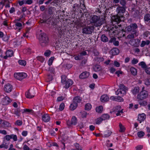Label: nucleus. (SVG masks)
Returning a JSON list of instances; mask_svg holds the SVG:
<instances>
[{
	"mask_svg": "<svg viewBox=\"0 0 150 150\" xmlns=\"http://www.w3.org/2000/svg\"><path fill=\"white\" fill-rule=\"evenodd\" d=\"M116 6L117 7L116 11L117 14L112 16L111 18V20L112 21L115 22L118 24L124 21V13L125 12L127 7L121 6L119 4L116 5Z\"/></svg>",
	"mask_w": 150,
	"mask_h": 150,
	"instance_id": "f257e3e1",
	"label": "nucleus"
},
{
	"mask_svg": "<svg viewBox=\"0 0 150 150\" xmlns=\"http://www.w3.org/2000/svg\"><path fill=\"white\" fill-rule=\"evenodd\" d=\"M106 17L105 13L99 16L93 15L91 16V23L96 27L100 26L106 23Z\"/></svg>",
	"mask_w": 150,
	"mask_h": 150,
	"instance_id": "f03ea898",
	"label": "nucleus"
},
{
	"mask_svg": "<svg viewBox=\"0 0 150 150\" xmlns=\"http://www.w3.org/2000/svg\"><path fill=\"white\" fill-rule=\"evenodd\" d=\"M137 28L138 26L136 23H131L130 25L126 27L125 30L121 29V30L119 33L123 34V36H125L126 32L133 34H137Z\"/></svg>",
	"mask_w": 150,
	"mask_h": 150,
	"instance_id": "7ed1b4c3",
	"label": "nucleus"
},
{
	"mask_svg": "<svg viewBox=\"0 0 150 150\" xmlns=\"http://www.w3.org/2000/svg\"><path fill=\"white\" fill-rule=\"evenodd\" d=\"M39 43L42 47L47 46L49 42L47 35L45 33H42L40 35L39 38Z\"/></svg>",
	"mask_w": 150,
	"mask_h": 150,
	"instance_id": "20e7f679",
	"label": "nucleus"
},
{
	"mask_svg": "<svg viewBox=\"0 0 150 150\" xmlns=\"http://www.w3.org/2000/svg\"><path fill=\"white\" fill-rule=\"evenodd\" d=\"M149 93L147 91H142L137 96V99H145L148 97Z\"/></svg>",
	"mask_w": 150,
	"mask_h": 150,
	"instance_id": "39448f33",
	"label": "nucleus"
},
{
	"mask_svg": "<svg viewBox=\"0 0 150 150\" xmlns=\"http://www.w3.org/2000/svg\"><path fill=\"white\" fill-rule=\"evenodd\" d=\"M94 27L93 26H87L82 29V33L86 34H91L93 31Z\"/></svg>",
	"mask_w": 150,
	"mask_h": 150,
	"instance_id": "423d86ee",
	"label": "nucleus"
},
{
	"mask_svg": "<svg viewBox=\"0 0 150 150\" xmlns=\"http://www.w3.org/2000/svg\"><path fill=\"white\" fill-rule=\"evenodd\" d=\"M14 76L15 78L20 81L27 76L26 74L25 73H16L14 74Z\"/></svg>",
	"mask_w": 150,
	"mask_h": 150,
	"instance_id": "0eeeda50",
	"label": "nucleus"
},
{
	"mask_svg": "<svg viewBox=\"0 0 150 150\" xmlns=\"http://www.w3.org/2000/svg\"><path fill=\"white\" fill-rule=\"evenodd\" d=\"M11 101L9 98L8 96H6L3 99L1 103L3 105H6L9 104Z\"/></svg>",
	"mask_w": 150,
	"mask_h": 150,
	"instance_id": "6e6552de",
	"label": "nucleus"
},
{
	"mask_svg": "<svg viewBox=\"0 0 150 150\" xmlns=\"http://www.w3.org/2000/svg\"><path fill=\"white\" fill-rule=\"evenodd\" d=\"M12 86L9 83L5 85L4 87V91L7 93L11 92L12 90Z\"/></svg>",
	"mask_w": 150,
	"mask_h": 150,
	"instance_id": "1a4fd4ad",
	"label": "nucleus"
},
{
	"mask_svg": "<svg viewBox=\"0 0 150 150\" xmlns=\"http://www.w3.org/2000/svg\"><path fill=\"white\" fill-rule=\"evenodd\" d=\"M90 75L88 72L84 71L81 73L79 76V78L81 79H84L88 78Z\"/></svg>",
	"mask_w": 150,
	"mask_h": 150,
	"instance_id": "9d476101",
	"label": "nucleus"
},
{
	"mask_svg": "<svg viewBox=\"0 0 150 150\" xmlns=\"http://www.w3.org/2000/svg\"><path fill=\"white\" fill-rule=\"evenodd\" d=\"M146 118V115L144 113L140 114L138 115V120L139 121V123H141L142 122L144 121Z\"/></svg>",
	"mask_w": 150,
	"mask_h": 150,
	"instance_id": "9b49d317",
	"label": "nucleus"
},
{
	"mask_svg": "<svg viewBox=\"0 0 150 150\" xmlns=\"http://www.w3.org/2000/svg\"><path fill=\"white\" fill-rule=\"evenodd\" d=\"M137 101L140 106H145L147 105V102L144 100V99H137Z\"/></svg>",
	"mask_w": 150,
	"mask_h": 150,
	"instance_id": "f8f14e48",
	"label": "nucleus"
},
{
	"mask_svg": "<svg viewBox=\"0 0 150 150\" xmlns=\"http://www.w3.org/2000/svg\"><path fill=\"white\" fill-rule=\"evenodd\" d=\"M121 107L120 106H117L115 108V109H113V112H117V113L116 114V115L117 116L120 115V113H122L123 112L122 110H119V109L121 108Z\"/></svg>",
	"mask_w": 150,
	"mask_h": 150,
	"instance_id": "ddd939ff",
	"label": "nucleus"
},
{
	"mask_svg": "<svg viewBox=\"0 0 150 150\" xmlns=\"http://www.w3.org/2000/svg\"><path fill=\"white\" fill-rule=\"evenodd\" d=\"M73 83V81L72 80L69 79L65 83V87L67 89L71 86Z\"/></svg>",
	"mask_w": 150,
	"mask_h": 150,
	"instance_id": "4468645a",
	"label": "nucleus"
},
{
	"mask_svg": "<svg viewBox=\"0 0 150 150\" xmlns=\"http://www.w3.org/2000/svg\"><path fill=\"white\" fill-rule=\"evenodd\" d=\"M55 8L54 7L48 6V12L49 15L52 16L54 13V10Z\"/></svg>",
	"mask_w": 150,
	"mask_h": 150,
	"instance_id": "2eb2a0df",
	"label": "nucleus"
},
{
	"mask_svg": "<svg viewBox=\"0 0 150 150\" xmlns=\"http://www.w3.org/2000/svg\"><path fill=\"white\" fill-rule=\"evenodd\" d=\"M42 119L45 122L49 121L50 120V116L47 114H45L42 116Z\"/></svg>",
	"mask_w": 150,
	"mask_h": 150,
	"instance_id": "dca6fc26",
	"label": "nucleus"
},
{
	"mask_svg": "<svg viewBox=\"0 0 150 150\" xmlns=\"http://www.w3.org/2000/svg\"><path fill=\"white\" fill-rule=\"evenodd\" d=\"M80 8V5L77 4H75L73 5L72 6V11L75 13L79 11V9Z\"/></svg>",
	"mask_w": 150,
	"mask_h": 150,
	"instance_id": "f3484780",
	"label": "nucleus"
},
{
	"mask_svg": "<svg viewBox=\"0 0 150 150\" xmlns=\"http://www.w3.org/2000/svg\"><path fill=\"white\" fill-rule=\"evenodd\" d=\"M110 52L113 56L117 55L119 53V50L116 48H113L110 51Z\"/></svg>",
	"mask_w": 150,
	"mask_h": 150,
	"instance_id": "a211bd4d",
	"label": "nucleus"
},
{
	"mask_svg": "<svg viewBox=\"0 0 150 150\" xmlns=\"http://www.w3.org/2000/svg\"><path fill=\"white\" fill-rule=\"evenodd\" d=\"M100 99L101 102H104L108 101L109 98L107 95H103L101 96Z\"/></svg>",
	"mask_w": 150,
	"mask_h": 150,
	"instance_id": "6ab92c4d",
	"label": "nucleus"
},
{
	"mask_svg": "<svg viewBox=\"0 0 150 150\" xmlns=\"http://www.w3.org/2000/svg\"><path fill=\"white\" fill-rule=\"evenodd\" d=\"M77 106V103L73 102L70 106V109L71 110H74L76 108Z\"/></svg>",
	"mask_w": 150,
	"mask_h": 150,
	"instance_id": "aec40b11",
	"label": "nucleus"
},
{
	"mask_svg": "<svg viewBox=\"0 0 150 150\" xmlns=\"http://www.w3.org/2000/svg\"><path fill=\"white\" fill-rule=\"evenodd\" d=\"M73 102L77 103H80L81 101V99L79 96H77L74 98L73 99Z\"/></svg>",
	"mask_w": 150,
	"mask_h": 150,
	"instance_id": "412c9836",
	"label": "nucleus"
},
{
	"mask_svg": "<svg viewBox=\"0 0 150 150\" xmlns=\"http://www.w3.org/2000/svg\"><path fill=\"white\" fill-rule=\"evenodd\" d=\"M133 17L136 19L140 18V16L139 11L138 10H136L133 15Z\"/></svg>",
	"mask_w": 150,
	"mask_h": 150,
	"instance_id": "4be33fe9",
	"label": "nucleus"
},
{
	"mask_svg": "<svg viewBox=\"0 0 150 150\" xmlns=\"http://www.w3.org/2000/svg\"><path fill=\"white\" fill-rule=\"evenodd\" d=\"M62 2V0H54L50 4L53 6H55V4L57 5L61 4Z\"/></svg>",
	"mask_w": 150,
	"mask_h": 150,
	"instance_id": "5701e85b",
	"label": "nucleus"
},
{
	"mask_svg": "<svg viewBox=\"0 0 150 150\" xmlns=\"http://www.w3.org/2000/svg\"><path fill=\"white\" fill-rule=\"evenodd\" d=\"M130 71L131 74L134 76H135L137 74V69L133 67L130 68Z\"/></svg>",
	"mask_w": 150,
	"mask_h": 150,
	"instance_id": "b1692460",
	"label": "nucleus"
},
{
	"mask_svg": "<svg viewBox=\"0 0 150 150\" xmlns=\"http://www.w3.org/2000/svg\"><path fill=\"white\" fill-rule=\"evenodd\" d=\"M21 109L20 108H18L15 110L14 113L17 116L19 117L21 115Z\"/></svg>",
	"mask_w": 150,
	"mask_h": 150,
	"instance_id": "393cba45",
	"label": "nucleus"
},
{
	"mask_svg": "<svg viewBox=\"0 0 150 150\" xmlns=\"http://www.w3.org/2000/svg\"><path fill=\"white\" fill-rule=\"evenodd\" d=\"M139 91V86L135 87L134 89L132 91V93L134 94H136L138 93Z\"/></svg>",
	"mask_w": 150,
	"mask_h": 150,
	"instance_id": "a878e982",
	"label": "nucleus"
},
{
	"mask_svg": "<svg viewBox=\"0 0 150 150\" xmlns=\"http://www.w3.org/2000/svg\"><path fill=\"white\" fill-rule=\"evenodd\" d=\"M101 39V40L104 42H106L108 41V38L104 34H103L102 35Z\"/></svg>",
	"mask_w": 150,
	"mask_h": 150,
	"instance_id": "bb28decb",
	"label": "nucleus"
},
{
	"mask_svg": "<svg viewBox=\"0 0 150 150\" xmlns=\"http://www.w3.org/2000/svg\"><path fill=\"white\" fill-rule=\"evenodd\" d=\"M3 122H2L1 126L3 128L6 127H8L9 126L10 124L9 122L5 120H3Z\"/></svg>",
	"mask_w": 150,
	"mask_h": 150,
	"instance_id": "cd10ccee",
	"label": "nucleus"
},
{
	"mask_svg": "<svg viewBox=\"0 0 150 150\" xmlns=\"http://www.w3.org/2000/svg\"><path fill=\"white\" fill-rule=\"evenodd\" d=\"M139 66H141L142 68L145 69L147 68V66L146 64L144 62H141L139 64Z\"/></svg>",
	"mask_w": 150,
	"mask_h": 150,
	"instance_id": "c85d7f7f",
	"label": "nucleus"
},
{
	"mask_svg": "<svg viewBox=\"0 0 150 150\" xmlns=\"http://www.w3.org/2000/svg\"><path fill=\"white\" fill-rule=\"evenodd\" d=\"M112 133V132L109 130H107L105 132L104 134L103 137H109L111 133Z\"/></svg>",
	"mask_w": 150,
	"mask_h": 150,
	"instance_id": "c756f323",
	"label": "nucleus"
},
{
	"mask_svg": "<svg viewBox=\"0 0 150 150\" xmlns=\"http://www.w3.org/2000/svg\"><path fill=\"white\" fill-rule=\"evenodd\" d=\"M103 108V107L102 106L100 105L98 107H97L96 108V112L99 113H101L102 112Z\"/></svg>",
	"mask_w": 150,
	"mask_h": 150,
	"instance_id": "7c9ffc66",
	"label": "nucleus"
},
{
	"mask_svg": "<svg viewBox=\"0 0 150 150\" xmlns=\"http://www.w3.org/2000/svg\"><path fill=\"white\" fill-rule=\"evenodd\" d=\"M6 54H7L8 57H10L13 56V52L12 50H8L6 51L5 53Z\"/></svg>",
	"mask_w": 150,
	"mask_h": 150,
	"instance_id": "2f4dec72",
	"label": "nucleus"
},
{
	"mask_svg": "<svg viewBox=\"0 0 150 150\" xmlns=\"http://www.w3.org/2000/svg\"><path fill=\"white\" fill-rule=\"evenodd\" d=\"M137 34H133V33H130L127 36V38L128 39H133L137 36Z\"/></svg>",
	"mask_w": 150,
	"mask_h": 150,
	"instance_id": "473e14b6",
	"label": "nucleus"
},
{
	"mask_svg": "<svg viewBox=\"0 0 150 150\" xmlns=\"http://www.w3.org/2000/svg\"><path fill=\"white\" fill-rule=\"evenodd\" d=\"M25 95L27 98H31L34 97V96L31 95L29 90L25 93Z\"/></svg>",
	"mask_w": 150,
	"mask_h": 150,
	"instance_id": "72a5a7b5",
	"label": "nucleus"
},
{
	"mask_svg": "<svg viewBox=\"0 0 150 150\" xmlns=\"http://www.w3.org/2000/svg\"><path fill=\"white\" fill-rule=\"evenodd\" d=\"M92 108L91 105L89 103L86 104L85 105V110H89Z\"/></svg>",
	"mask_w": 150,
	"mask_h": 150,
	"instance_id": "f704fd0d",
	"label": "nucleus"
},
{
	"mask_svg": "<svg viewBox=\"0 0 150 150\" xmlns=\"http://www.w3.org/2000/svg\"><path fill=\"white\" fill-rule=\"evenodd\" d=\"M71 124L75 125L77 123V118L75 116H73L71 120Z\"/></svg>",
	"mask_w": 150,
	"mask_h": 150,
	"instance_id": "c9c22d12",
	"label": "nucleus"
},
{
	"mask_svg": "<svg viewBox=\"0 0 150 150\" xmlns=\"http://www.w3.org/2000/svg\"><path fill=\"white\" fill-rule=\"evenodd\" d=\"M144 20L145 21H148L150 20V14L147 13L144 16Z\"/></svg>",
	"mask_w": 150,
	"mask_h": 150,
	"instance_id": "e433bc0d",
	"label": "nucleus"
},
{
	"mask_svg": "<svg viewBox=\"0 0 150 150\" xmlns=\"http://www.w3.org/2000/svg\"><path fill=\"white\" fill-rule=\"evenodd\" d=\"M74 146L77 150H82V147L80 146L79 144L75 143L74 144Z\"/></svg>",
	"mask_w": 150,
	"mask_h": 150,
	"instance_id": "4c0bfd02",
	"label": "nucleus"
},
{
	"mask_svg": "<svg viewBox=\"0 0 150 150\" xmlns=\"http://www.w3.org/2000/svg\"><path fill=\"white\" fill-rule=\"evenodd\" d=\"M103 120H104L106 119H109L110 116L108 114H104L101 117Z\"/></svg>",
	"mask_w": 150,
	"mask_h": 150,
	"instance_id": "58836bf2",
	"label": "nucleus"
},
{
	"mask_svg": "<svg viewBox=\"0 0 150 150\" xmlns=\"http://www.w3.org/2000/svg\"><path fill=\"white\" fill-rule=\"evenodd\" d=\"M128 1V0H121L120 1V4L123 7H127L126 5Z\"/></svg>",
	"mask_w": 150,
	"mask_h": 150,
	"instance_id": "ea45409f",
	"label": "nucleus"
},
{
	"mask_svg": "<svg viewBox=\"0 0 150 150\" xmlns=\"http://www.w3.org/2000/svg\"><path fill=\"white\" fill-rule=\"evenodd\" d=\"M94 70L95 71H98L101 70V67L99 65H96L93 68Z\"/></svg>",
	"mask_w": 150,
	"mask_h": 150,
	"instance_id": "a19ab883",
	"label": "nucleus"
},
{
	"mask_svg": "<svg viewBox=\"0 0 150 150\" xmlns=\"http://www.w3.org/2000/svg\"><path fill=\"white\" fill-rule=\"evenodd\" d=\"M18 63L19 64L22 66H25L26 65V61L24 60H19L18 61Z\"/></svg>",
	"mask_w": 150,
	"mask_h": 150,
	"instance_id": "79ce46f5",
	"label": "nucleus"
},
{
	"mask_svg": "<svg viewBox=\"0 0 150 150\" xmlns=\"http://www.w3.org/2000/svg\"><path fill=\"white\" fill-rule=\"evenodd\" d=\"M122 92H123V93H125V91L120 89H118L117 91H116L115 93L117 95H118L120 93L121 94H122Z\"/></svg>",
	"mask_w": 150,
	"mask_h": 150,
	"instance_id": "37998d69",
	"label": "nucleus"
},
{
	"mask_svg": "<svg viewBox=\"0 0 150 150\" xmlns=\"http://www.w3.org/2000/svg\"><path fill=\"white\" fill-rule=\"evenodd\" d=\"M119 126L120 128V131L121 132H124L125 130V127L120 123H119Z\"/></svg>",
	"mask_w": 150,
	"mask_h": 150,
	"instance_id": "c03bdc74",
	"label": "nucleus"
},
{
	"mask_svg": "<svg viewBox=\"0 0 150 150\" xmlns=\"http://www.w3.org/2000/svg\"><path fill=\"white\" fill-rule=\"evenodd\" d=\"M144 133L143 131H139L137 133V135L139 138L143 137L144 135Z\"/></svg>",
	"mask_w": 150,
	"mask_h": 150,
	"instance_id": "a18cd8bd",
	"label": "nucleus"
},
{
	"mask_svg": "<svg viewBox=\"0 0 150 150\" xmlns=\"http://www.w3.org/2000/svg\"><path fill=\"white\" fill-rule=\"evenodd\" d=\"M115 101L119 102H123L124 99L120 96H116Z\"/></svg>",
	"mask_w": 150,
	"mask_h": 150,
	"instance_id": "49530a36",
	"label": "nucleus"
},
{
	"mask_svg": "<svg viewBox=\"0 0 150 150\" xmlns=\"http://www.w3.org/2000/svg\"><path fill=\"white\" fill-rule=\"evenodd\" d=\"M66 76L65 75H63L61 76V82L62 83H65L66 81Z\"/></svg>",
	"mask_w": 150,
	"mask_h": 150,
	"instance_id": "de8ad7c7",
	"label": "nucleus"
},
{
	"mask_svg": "<svg viewBox=\"0 0 150 150\" xmlns=\"http://www.w3.org/2000/svg\"><path fill=\"white\" fill-rule=\"evenodd\" d=\"M144 84L147 86L150 85V78H147L145 79Z\"/></svg>",
	"mask_w": 150,
	"mask_h": 150,
	"instance_id": "09e8293b",
	"label": "nucleus"
},
{
	"mask_svg": "<svg viewBox=\"0 0 150 150\" xmlns=\"http://www.w3.org/2000/svg\"><path fill=\"white\" fill-rule=\"evenodd\" d=\"M23 112H22V113H23L24 112H30L33 113V111L32 110H30L29 109H25L23 110Z\"/></svg>",
	"mask_w": 150,
	"mask_h": 150,
	"instance_id": "8fccbe9b",
	"label": "nucleus"
},
{
	"mask_svg": "<svg viewBox=\"0 0 150 150\" xmlns=\"http://www.w3.org/2000/svg\"><path fill=\"white\" fill-rule=\"evenodd\" d=\"M54 57H51L48 60V64L49 66H50L52 64L53 61V60H54Z\"/></svg>",
	"mask_w": 150,
	"mask_h": 150,
	"instance_id": "3c124183",
	"label": "nucleus"
},
{
	"mask_svg": "<svg viewBox=\"0 0 150 150\" xmlns=\"http://www.w3.org/2000/svg\"><path fill=\"white\" fill-rule=\"evenodd\" d=\"M37 59L38 60L41 62H43L45 60V58L41 56L38 57Z\"/></svg>",
	"mask_w": 150,
	"mask_h": 150,
	"instance_id": "603ef678",
	"label": "nucleus"
},
{
	"mask_svg": "<svg viewBox=\"0 0 150 150\" xmlns=\"http://www.w3.org/2000/svg\"><path fill=\"white\" fill-rule=\"evenodd\" d=\"M96 60L98 62H103L104 60V59L103 57H97L96 58Z\"/></svg>",
	"mask_w": 150,
	"mask_h": 150,
	"instance_id": "864d4df0",
	"label": "nucleus"
},
{
	"mask_svg": "<svg viewBox=\"0 0 150 150\" xmlns=\"http://www.w3.org/2000/svg\"><path fill=\"white\" fill-rule=\"evenodd\" d=\"M119 87L120 89L125 91V90L126 89L127 87L125 86L123 84H121L119 85Z\"/></svg>",
	"mask_w": 150,
	"mask_h": 150,
	"instance_id": "5fc2aeb1",
	"label": "nucleus"
},
{
	"mask_svg": "<svg viewBox=\"0 0 150 150\" xmlns=\"http://www.w3.org/2000/svg\"><path fill=\"white\" fill-rule=\"evenodd\" d=\"M64 104L63 103H62L60 105L59 107V110L60 111L63 110L64 108Z\"/></svg>",
	"mask_w": 150,
	"mask_h": 150,
	"instance_id": "6e6d98bb",
	"label": "nucleus"
},
{
	"mask_svg": "<svg viewBox=\"0 0 150 150\" xmlns=\"http://www.w3.org/2000/svg\"><path fill=\"white\" fill-rule=\"evenodd\" d=\"M6 144L5 143V144H4V143L1 144L0 145V148H4L5 149H7L8 147V145H6Z\"/></svg>",
	"mask_w": 150,
	"mask_h": 150,
	"instance_id": "4d7b16f0",
	"label": "nucleus"
},
{
	"mask_svg": "<svg viewBox=\"0 0 150 150\" xmlns=\"http://www.w3.org/2000/svg\"><path fill=\"white\" fill-rule=\"evenodd\" d=\"M103 121L102 119L100 117L97 118L96 120V124H100Z\"/></svg>",
	"mask_w": 150,
	"mask_h": 150,
	"instance_id": "13d9d810",
	"label": "nucleus"
},
{
	"mask_svg": "<svg viewBox=\"0 0 150 150\" xmlns=\"http://www.w3.org/2000/svg\"><path fill=\"white\" fill-rule=\"evenodd\" d=\"M81 117L82 118H86V115H87V113L85 111H83L81 112Z\"/></svg>",
	"mask_w": 150,
	"mask_h": 150,
	"instance_id": "bf43d9fd",
	"label": "nucleus"
},
{
	"mask_svg": "<svg viewBox=\"0 0 150 150\" xmlns=\"http://www.w3.org/2000/svg\"><path fill=\"white\" fill-rule=\"evenodd\" d=\"M93 53L95 56H98L99 54V52L96 49H93Z\"/></svg>",
	"mask_w": 150,
	"mask_h": 150,
	"instance_id": "052dcab7",
	"label": "nucleus"
},
{
	"mask_svg": "<svg viewBox=\"0 0 150 150\" xmlns=\"http://www.w3.org/2000/svg\"><path fill=\"white\" fill-rule=\"evenodd\" d=\"M22 122L20 120H17L15 123V125H17L18 126H21L22 124Z\"/></svg>",
	"mask_w": 150,
	"mask_h": 150,
	"instance_id": "680f3d73",
	"label": "nucleus"
},
{
	"mask_svg": "<svg viewBox=\"0 0 150 150\" xmlns=\"http://www.w3.org/2000/svg\"><path fill=\"white\" fill-rule=\"evenodd\" d=\"M138 62V60L135 58H133L132 61V63L133 64H137Z\"/></svg>",
	"mask_w": 150,
	"mask_h": 150,
	"instance_id": "e2e57ef3",
	"label": "nucleus"
},
{
	"mask_svg": "<svg viewBox=\"0 0 150 150\" xmlns=\"http://www.w3.org/2000/svg\"><path fill=\"white\" fill-rule=\"evenodd\" d=\"M51 52L49 50H47L44 53V55L46 56H49L50 55Z\"/></svg>",
	"mask_w": 150,
	"mask_h": 150,
	"instance_id": "0e129e2a",
	"label": "nucleus"
},
{
	"mask_svg": "<svg viewBox=\"0 0 150 150\" xmlns=\"http://www.w3.org/2000/svg\"><path fill=\"white\" fill-rule=\"evenodd\" d=\"M5 138L7 141H9L11 139H12L11 136V135H6Z\"/></svg>",
	"mask_w": 150,
	"mask_h": 150,
	"instance_id": "69168bd1",
	"label": "nucleus"
},
{
	"mask_svg": "<svg viewBox=\"0 0 150 150\" xmlns=\"http://www.w3.org/2000/svg\"><path fill=\"white\" fill-rule=\"evenodd\" d=\"M23 149L24 150H32L31 149H30L29 147L25 144L23 147Z\"/></svg>",
	"mask_w": 150,
	"mask_h": 150,
	"instance_id": "338daca9",
	"label": "nucleus"
},
{
	"mask_svg": "<svg viewBox=\"0 0 150 150\" xmlns=\"http://www.w3.org/2000/svg\"><path fill=\"white\" fill-rule=\"evenodd\" d=\"M146 73L150 75V67L147 68L145 69Z\"/></svg>",
	"mask_w": 150,
	"mask_h": 150,
	"instance_id": "774afa93",
	"label": "nucleus"
}]
</instances>
